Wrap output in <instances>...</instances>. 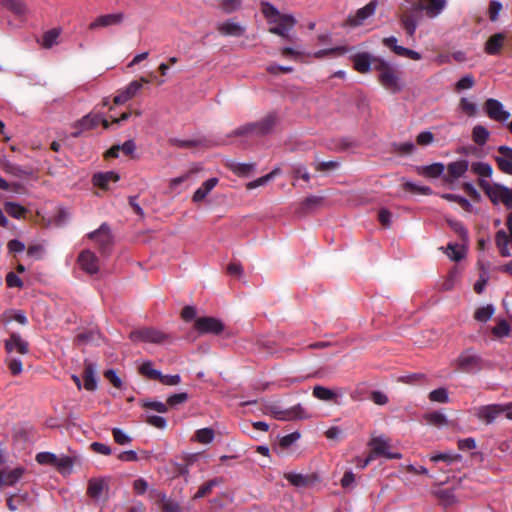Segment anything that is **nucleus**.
<instances>
[{"label":"nucleus","instance_id":"obj_1","mask_svg":"<svg viewBox=\"0 0 512 512\" xmlns=\"http://www.w3.org/2000/svg\"><path fill=\"white\" fill-rule=\"evenodd\" d=\"M374 70L378 72V81L387 91L398 93L403 89L400 72L383 59H375Z\"/></svg>","mask_w":512,"mask_h":512},{"label":"nucleus","instance_id":"obj_2","mask_svg":"<svg viewBox=\"0 0 512 512\" xmlns=\"http://www.w3.org/2000/svg\"><path fill=\"white\" fill-rule=\"evenodd\" d=\"M478 185L494 204L502 203L512 209V188L486 179H480Z\"/></svg>","mask_w":512,"mask_h":512},{"label":"nucleus","instance_id":"obj_3","mask_svg":"<svg viewBox=\"0 0 512 512\" xmlns=\"http://www.w3.org/2000/svg\"><path fill=\"white\" fill-rule=\"evenodd\" d=\"M370 447V459L384 457L386 459H400L401 453L391 451V441L385 436H373L368 442Z\"/></svg>","mask_w":512,"mask_h":512},{"label":"nucleus","instance_id":"obj_4","mask_svg":"<svg viewBox=\"0 0 512 512\" xmlns=\"http://www.w3.org/2000/svg\"><path fill=\"white\" fill-rule=\"evenodd\" d=\"M277 123V118L275 115H268L262 120L255 123L245 124L236 130H234L233 135L235 136H244L248 134L255 135H264L272 131Z\"/></svg>","mask_w":512,"mask_h":512},{"label":"nucleus","instance_id":"obj_5","mask_svg":"<svg viewBox=\"0 0 512 512\" xmlns=\"http://www.w3.org/2000/svg\"><path fill=\"white\" fill-rule=\"evenodd\" d=\"M129 337L135 342L140 341L153 344H163L172 339L169 334L151 327L134 330L130 333Z\"/></svg>","mask_w":512,"mask_h":512},{"label":"nucleus","instance_id":"obj_6","mask_svg":"<svg viewBox=\"0 0 512 512\" xmlns=\"http://www.w3.org/2000/svg\"><path fill=\"white\" fill-rule=\"evenodd\" d=\"M482 360L472 349L463 351L453 362L456 371L471 373L481 368Z\"/></svg>","mask_w":512,"mask_h":512},{"label":"nucleus","instance_id":"obj_7","mask_svg":"<svg viewBox=\"0 0 512 512\" xmlns=\"http://www.w3.org/2000/svg\"><path fill=\"white\" fill-rule=\"evenodd\" d=\"M266 412L271 414L275 419L283 421L302 420L310 417L300 404L286 410L280 409L277 404H271L266 407Z\"/></svg>","mask_w":512,"mask_h":512},{"label":"nucleus","instance_id":"obj_8","mask_svg":"<svg viewBox=\"0 0 512 512\" xmlns=\"http://www.w3.org/2000/svg\"><path fill=\"white\" fill-rule=\"evenodd\" d=\"M312 395L318 400L340 405L344 392L341 388L331 389L325 386L316 385L313 387Z\"/></svg>","mask_w":512,"mask_h":512},{"label":"nucleus","instance_id":"obj_9","mask_svg":"<svg viewBox=\"0 0 512 512\" xmlns=\"http://www.w3.org/2000/svg\"><path fill=\"white\" fill-rule=\"evenodd\" d=\"M284 478L297 488H310L316 485L320 478L316 473L301 474L295 472L284 473Z\"/></svg>","mask_w":512,"mask_h":512},{"label":"nucleus","instance_id":"obj_10","mask_svg":"<svg viewBox=\"0 0 512 512\" xmlns=\"http://www.w3.org/2000/svg\"><path fill=\"white\" fill-rule=\"evenodd\" d=\"M194 326L196 330L201 334L211 333L218 335L224 330L223 323L214 317L197 318Z\"/></svg>","mask_w":512,"mask_h":512},{"label":"nucleus","instance_id":"obj_11","mask_svg":"<svg viewBox=\"0 0 512 512\" xmlns=\"http://www.w3.org/2000/svg\"><path fill=\"white\" fill-rule=\"evenodd\" d=\"M88 238L95 241L101 253H107L112 244V236L109 227L102 224L99 229L88 234Z\"/></svg>","mask_w":512,"mask_h":512},{"label":"nucleus","instance_id":"obj_12","mask_svg":"<svg viewBox=\"0 0 512 512\" xmlns=\"http://www.w3.org/2000/svg\"><path fill=\"white\" fill-rule=\"evenodd\" d=\"M497 152L498 154L493 158L498 169L501 172L512 176V148L502 145L497 148Z\"/></svg>","mask_w":512,"mask_h":512},{"label":"nucleus","instance_id":"obj_13","mask_svg":"<svg viewBox=\"0 0 512 512\" xmlns=\"http://www.w3.org/2000/svg\"><path fill=\"white\" fill-rule=\"evenodd\" d=\"M484 109L488 117L495 121L504 122L510 117V113L504 109L503 104L493 98L486 100Z\"/></svg>","mask_w":512,"mask_h":512},{"label":"nucleus","instance_id":"obj_14","mask_svg":"<svg viewBox=\"0 0 512 512\" xmlns=\"http://www.w3.org/2000/svg\"><path fill=\"white\" fill-rule=\"evenodd\" d=\"M148 82L149 80L144 77H141L138 81L135 80L130 82L127 87L119 91L118 94L114 97V103L116 105H120L132 99L140 91L142 84Z\"/></svg>","mask_w":512,"mask_h":512},{"label":"nucleus","instance_id":"obj_15","mask_svg":"<svg viewBox=\"0 0 512 512\" xmlns=\"http://www.w3.org/2000/svg\"><path fill=\"white\" fill-rule=\"evenodd\" d=\"M295 23L296 20L292 15L284 14L278 19L276 23H271V25L274 26L269 28V32L282 38L288 39L289 31L294 27Z\"/></svg>","mask_w":512,"mask_h":512},{"label":"nucleus","instance_id":"obj_16","mask_svg":"<svg viewBox=\"0 0 512 512\" xmlns=\"http://www.w3.org/2000/svg\"><path fill=\"white\" fill-rule=\"evenodd\" d=\"M77 261L85 273L96 274L99 272V260L92 251L83 250L80 252Z\"/></svg>","mask_w":512,"mask_h":512},{"label":"nucleus","instance_id":"obj_17","mask_svg":"<svg viewBox=\"0 0 512 512\" xmlns=\"http://www.w3.org/2000/svg\"><path fill=\"white\" fill-rule=\"evenodd\" d=\"M446 5V0H421L416 10H423L429 18H435L445 9Z\"/></svg>","mask_w":512,"mask_h":512},{"label":"nucleus","instance_id":"obj_18","mask_svg":"<svg viewBox=\"0 0 512 512\" xmlns=\"http://www.w3.org/2000/svg\"><path fill=\"white\" fill-rule=\"evenodd\" d=\"M375 10L376 3L372 1L366 6L358 9L355 15L348 17L346 23L351 27L361 26L367 18L375 13Z\"/></svg>","mask_w":512,"mask_h":512},{"label":"nucleus","instance_id":"obj_19","mask_svg":"<svg viewBox=\"0 0 512 512\" xmlns=\"http://www.w3.org/2000/svg\"><path fill=\"white\" fill-rule=\"evenodd\" d=\"M5 350L7 353L16 351L19 354L25 355L29 352V345L18 333L13 332L10 334V337L5 340Z\"/></svg>","mask_w":512,"mask_h":512},{"label":"nucleus","instance_id":"obj_20","mask_svg":"<svg viewBox=\"0 0 512 512\" xmlns=\"http://www.w3.org/2000/svg\"><path fill=\"white\" fill-rule=\"evenodd\" d=\"M501 413H503V405L492 404L481 406L477 409L476 416L486 424L492 423Z\"/></svg>","mask_w":512,"mask_h":512},{"label":"nucleus","instance_id":"obj_21","mask_svg":"<svg viewBox=\"0 0 512 512\" xmlns=\"http://www.w3.org/2000/svg\"><path fill=\"white\" fill-rule=\"evenodd\" d=\"M124 19L123 13L106 14L97 17L93 22L90 23L89 29L96 30L98 28H104L112 25H118L122 23Z\"/></svg>","mask_w":512,"mask_h":512},{"label":"nucleus","instance_id":"obj_22","mask_svg":"<svg viewBox=\"0 0 512 512\" xmlns=\"http://www.w3.org/2000/svg\"><path fill=\"white\" fill-rule=\"evenodd\" d=\"M469 163L466 160H459L455 162H451L447 166V175L445 176V181L452 183L456 179L462 177L468 170Z\"/></svg>","mask_w":512,"mask_h":512},{"label":"nucleus","instance_id":"obj_23","mask_svg":"<svg viewBox=\"0 0 512 512\" xmlns=\"http://www.w3.org/2000/svg\"><path fill=\"white\" fill-rule=\"evenodd\" d=\"M100 123V116L98 114H88L74 125L75 131L72 132L73 137H79L83 131L91 130L98 126Z\"/></svg>","mask_w":512,"mask_h":512},{"label":"nucleus","instance_id":"obj_24","mask_svg":"<svg viewBox=\"0 0 512 512\" xmlns=\"http://www.w3.org/2000/svg\"><path fill=\"white\" fill-rule=\"evenodd\" d=\"M375 59L369 53H358L352 57L354 69L359 73H367L370 71L371 66L374 67L373 61Z\"/></svg>","mask_w":512,"mask_h":512},{"label":"nucleus","instance_id":"obj_25","mask_svg":"<svg viewBox=\"0 0 512 512\" xmlns=\"http://www.w3.org/2000/svg\"><path fill=\"white\" fill-rule=\"evenodd\" d=\"M107 490V484L103 479H91L88 483L87 494L95 501L104 497Z\"/></svg>","mask_w":512,"mask_h":512},{"label":"nucleus","instance_id":"obj_26","mask_svg":"<svg viewBox=\"0 0 512 512\" xmlns=\"http://www.w3.org/2000/svg\"><path fill=\"white\" fill-rule=\"evenodd\" d=\"M84 388L94 391L97 388L96 366L92 362L85 361L83 370Z\"/></svg>","mask_w":512,"mask_h":512},{"label":"nucleus","instance_id":"obj_27","mask_svg":"<svg viewBox=\"0 0 512 512\" xmlns=\"http://www.w3.org/2000/svg\"><path fill=\"white\" fill-rule=\"evenodd\" d=\"M217 30L224 36L240 37L244 35L246 29L244 26L233 21H226L218 25Z\"/></svg>","mask_w":512,"mask_h":512},{"label":"nucleus","instance_id":"obj_28","mask_svg":"<svg viewBox=\"0 0 512 512\" xmlns=\"http://www.w3.org/2000/svg\"><path fill=\"white\" fill-rule=\"evenodd\" d=\"M219 180L216 177L206 180L193 194L192 200L195 203L203 201L207 195L216 187Z\"/></svg>","mask_w":512,"mask_h":512},{"label":"nucleus","instance_id":"obj_29","mask_svg":"<svg viewBox=\"0 0 512 512\" xmlns=\"http://www.w3.org/2000/svg\"><path fill=\"white\" fill-rule=\"evenodd\" d=\"M119 175L113 171H107L103 173H96L92 178V182L95 186L101 189H108L110 182H117Z\"/></svg>","mask_w":512,"mask_h":512},{"label":"nucleus","instance_id":"obj_30","mask_svg":"<svg viewBox=\"0 0 512 512\" xmlns=\"http://www.w3.org/2000/svg\"><path fill=\"white\" fill-rule=\"evenodd\" d=\"M505 40L503 33H496L492 35L485 43V52L489 55H497L500 53Z\"/></svg>","mask_w":512,"mask_h":512},{"label":"nucleus","instance_id":"obj_31","mask_svg":"<svg viewBox=\"0 0 512 512\" xmlns=\"http://www.w3.org/2000/svg\"><path fill=\"white\" fill-rule=\"evenodd\" d=\"M401 25L409 37H413L418 25V16L413 12H405L400 18Z\"/></svg>","mask_w":512,"mask_h":512},{"label":"nucleus","instance_id":"obj_32","mask_svg":"<svg viewBox=\"0 0 512 512\" xmlns=\"http://www.w3.org/2000/svg\"><path fill=\"white\" fill-rule=\"evenodd\" d=\"M61 32L62 30L60 28L48 30L43 34L42 39L38 40V43H40L43 48L50 49L59 43L58 38Z\"/></svg>","mask_w":512,"mask_h":512},{"label":"nucleus","instance_id":"obj_33","mask_svg":"<svg viewBox=\"0 0 512 512\" xmlns=\"http://www.w3.org/2000/svg\"><path fill=\"white\" fill-rule=\"evenodd\" d=\"M222 483H223V480L220 477H216V478H213V479L207 481L206 483L202 484L199 487L198 491L193 496V499H200V498L206 497L207 495H209L212 492L213 488L221 485Z\"/></svg>","mask_w":512,"mask_h":512},{"label":"nucleus","instance_id":"obj_34","mask_svg":"<svg viewBox=\"0 0 512 512\" xmlns=\"http://www.w3.org/2000/svg\"><path fill=\"white\" fill-rule=\"evenodd\" d=\"M445 170V166L442 163H433L431 165L422 166L418 169V173L428 178H437Z\"/></svg>","mask_w":512,"mask_h":512},{"label":"nucleus","instance_id":"obj_35","mask_svg":"<svg viewBox=\"0 0 512 512\" xmlns=\"http://www.w3.org/2000/svg\"><path fill=\"white\" fill-rule=\"evenodd\" d=\"M1 319L4 323H8L12 320L18 322L21 325H26L28 323L25 313L21 310H6L2 314Z\"/></svg>","mask_w":512,"mask_h":512},{"label":"nucleus","instance_id":"obj_36","mask_svg":"<svg viewBox=\"0 0 512 512\" xmlns=\"http://www.w3.org/2000/svg\"><path fill=\"white\" fill-rule=\"evenodd\" d=\"M471 169L473 173L480 177L478 181L480 179L490 178L493 174L492 166L486 162H474L471 165Z\"/></svg>","mask_w":512,"mask_h":512},{"label":"nucleus","instance_id":"obj_37","mask_svg":"<svg viewBox=\"0 0 512 512\" xmlns=\"http://www.w3.org/2000/svg\"><path fill=\"white\" fill-rule=\"evenodd\" d=\"M262 13L264 17L267 19L269 24L276 23L280 17L284 14H281L276 7L268 2L262 3Z\"/></svg>","mask_w":512,"mask_h":512},{"label":"nucleus","instance_id":"obj_38","mask_svg":"<svg viewBox=\"0 0 512 512\" xmlns=\"http://www.w3.org/2000/svg\"><path fill=\"white\" fill-rule=\"evenodd\" d=\"M228 167L232 172H234L238 176H248L254 169V164L238 163L232 161L228 163Z\"/></svg>","mask_w":512,"mask_h":512},{"label":"nucleus","instance_id":"obj_39","mask_svg":"<svg viewBox=\"0 0 512 512\" xmlns=\"http://www.w3.org/2000/svg\"><path fill=\"white\" fill-rule=\"evenodd\" d=\"M466 253L465 246L463 244H448L446 254L453 261H460L464 258Z\"/></svg>","mask_w":512,"mask_h":512},{"label":"nucleus","instance_id":"obj_40","mask_svg":"<svg viewBox=\"0 0 512 512\" xmlns=\"http://www.w3.org/2000/svg\"><path fill=\"white\" fill-rule=\"evenodd\" d=\"M5 211L13 218L21 219L27 213L26 208L15 202H6L4 204Z\"/></svg>","mask_w":512,"mask_h":512},{"label":"nucleus","instance_id":"obj_41","mask_svg":"<svg viewBox=\"0 0 512 512\" xmlns=\"http://www.w3.org/2000/svg\"><path fill=\"white\" fill-rule=\"evenodd\" d=\"M489 131L482 125H476L472 131V139L478 145H484L489 138Z\"/></svg>","mask_w":512,"mask_h":512},{"label":"nucleus","instance_id":"obj_42","mask_svg":"<svg viewBox=\"0 0 512 512\" xmlns=\"http://www.w3.org/2000/svg\"><path fill=\"white\" fill-rule=\"evenodd\" d=\"M54 466L61 472L62 474H70L73 467V459L68 456H57V461H55Z\"/></svg>","mask_w":512,"mask_h":512},{"label":"nucleus","instance_id":"obj_43","mask_svg":"<svg viewBox=\"0 0 512 512\" xmlns=\"http://www.w3.org/2000/svg\"><path fill=\"white\" fill-rule=\"evenodd\" d=\"M494 307L488 304L484 307L478 308L474 313V318L480 322H487L494 314Z\"/></svg>","mask_w":512,"mask_h":512},{"label":"nucleus","instance_id":"obj_44","mask_svg":"<svg viewBox=\"0 0 512 512\" xmlns=\"http://www.w3.org/2000/svg\"><path fill=\"white\" fill-rule=\"evenodd\" d=\"M1 4L18 15L26 12V5L20 0H2Z\"/></svg>","mask_w":512,"mask_h":512},{"label":"nucleus","instance_id":"obj_45","mask_svg":"<svg viewBox=\"0 0 512 512\" xmlns=\"http://www.w3.org/2000/svg\"><path fill=\"white\" fill-rule=\"evenodd\" d=\"M510 325L506 320L498 321L497 325L492 328V333L497 338H503L510 335Z\"/></svg>","mask_w":512,"mask_h":512},{"label":"nucleus","instance_id":"obj_46","mask_svg":"<svg viewBox=\"0 0 512 512\" xmlns=\"http://www.w3.org/2000/svg\"><path fill=\"white\" fill-rule=\"evenodd\" d=\"M347 51L348 49L346 47L339 46L330 49L319 50L314 53V57L320 59L325 56H339L345 54Z\"/></svg>","mask_w":512,"mask_h":512},{"label":"nucleus","instance_id":"obj_47","mask_svg":"<svg viewBox=\"0 0 512 512\" xmlns=\"http://www.w3.org/2000/svg\"><path fill=\"white\" fill-rule=\"evenodd\" d=\"M214 439V431L211 428L199 429L195 433V440L202 444H208Z\"/></svg>","mask_w":512,"mask_h":512},{"label":"nucleus","instance_id":"obj_48","mask_svg":"<svg viewBox=\"0 0 512 512\" xmlns=\"http://www.w3.org/2000/svg\"><path fill=\"white\" fill-rule=\"evenodd\" d=\"M139 372L149 378V379H153V380H157L158 377H160V371L159 370H156L152 367V362L150 361H147V362H144L140 367H139Z\"/></svg>","mask_w":512,"mask_h":512},{"label":"nucleus","instance_id":"obj_49","mask_svg":"<svg viewBox=\"0 0 512 512\" xmlns=\"http://www.w3.org/2000/svg\"><path fill=\"white\" fill-rule=\"evenodd\" d=\"M429 399L432 402L448 403L449 402L448 391L445 388L435 389L429 393Z\"/></svg>","mask_w":512,"mask_h":512},{"label":"nucleus","instance_id":"obj_50","mask_svg":"<svg viewBox=\"0 0 512 512\" xmlns=\"http://www.w3.org/2000/svg\"><path fill=\"white\" fill-rule=\"evenodd\" d=\"M425 420L427 421V423L437 426V427H441V426H444L447 424L446 417L439 412H432V413L426 414Z\"/></svg>","mask_w":512,"mask_h":512},{"label":"nucleus","instance_id":"obj_51","mask_svg":"<svg viewBox=\"0 0 512 512\" xmlns=\"http://www.w3.org/2000/svg\"><path fill=\"white\" fill-rule=\"evenodd\" d=\"M403 188L406 191H409V192H412V193H420V194H424V195H429V194L432 193V191H431V189L429 187L418 186L415 183L410 182V181H406L403 184Z\"/></svg>","mask_w":512,"mask_h":512},{"label":"nucleus","instance_id":"obj_52","mask_svg":"<svg viewBox=\"0 0 512 512\" xmlns=\"http://www.w3.org/2000/svg\"><path fill=\"white\" fill-rule=\"evenodd\" d=\"M442 198L446 199L447 201H453V202L458 203L466 211H469L472 207L471 203L467 199H465L459 195L447 193V194H443Z\"/></svg>","mask_w":512,"mask_h":512},{"label":"nucleus","instance_id":"obj_53","mask_svg":"<svg viewBox=\"0 0 512 512\" xmlns=\"http://www.w3.org/2000/svg\"><path fill=\"white\" fill-rule=\"evenodd\" d=\"M169 144L173 147L177 148H192L196 147L200 144L198 140H181L178 138L169 139Z\"/></svg>","mask_w":512,"mask_h":512},{"label":"nucleus","instance_id":"obj_54","mask_svg":"<svg viewBox=\"0 0 512 512\" xmlns=\"http://www.w3.org/2000/svg\"><path fill=\"white\" fill-rule=\"evenodd\" d=\"M502 8H503V6H502L501 2H499L497 0H492L490 2L489 8H488V15H489V19L492 22H495L498 20V16H499V13L502 10Z\"/></svg>","mask_w":512,"mask_h":512},{"label":"nucleus","instance_id":"obj_55","mask_svg":"<svg viewBox=\"0 0 512 512\" xmlns=\"http://www.w3.org/2000/svg\"><path fill=\"white\" fill-rule=\"evenodd\" d=\"M36 460L39 464L54 466L55 461H57V455L50 452H41L37 454Z\"/></svg>","mask_w":512,"mask_h":512},{"label":"nucleus","instance_id":"obj_56","mask_svg":"<svg viewBox=\"0 0 512 512\" xmlns=\"http://www.w3.org/2000/svg\"><path fill=\"white\" fill-rule=\"evenodd\" d=\"M415 146L412 142L393 144V151L401 155H409L413 153Z\"/></svg>","mask_w":512,"mask_h":512},{"label":"nucleus","instance_id":"obj_57","mask_svg":"<svg viewBox=\"0 0 512 512\" xmlns=\"http://www.w3.org/2000/svg\"><path fill=\"white\" fill-rule=\"evenodd\" d=\"M5 362L12 375L16 376L22 373L23 368L21 360L9 357L5 360Z\"/></svg>","mask_w":512,"mask_h":512},{"label":"nucleus","instance_id":"obj_58","mask_svg":"<svg viewBox=\"0 0 512 512\" xmlns=\"http://www.w3.org/2000/svg\"><path fill=\"white\" fill-rule=\"evenodd\" d=\"M459 106L461 110L466 113L468 116H474L477 112V106L475 103L469 101L467 98H462L460 100Z\"/></svg>","mask_w":512,"mask_h":512},{"label":"nucleus","instance_id":"obj_59","mask_svg":"<svg viewBox=\"0 0 512 512\" xmlns=\"http://www.w3.org/2000/svg\"><path fill=\"white\" fill-rule=\"evenodd\" d=\"M475 84L474 77L471 74L465 75L456 83V90L471 89Z\"/></svg>","mask_w":512,"mask_h":512},{"label":"nucleus","instance_id":"obj_60","mask_svg":"<svg viewBox=\"0 0 512 512\" xmlns=\"http://www.w3.org/2000/svg\"><path fill=\"white\" fill-rule=\"evenodd\" d=\"M104 377L115 387L120 389L122 387V381L120 377L117 375L116 371L113 369H109L105 371Z\"/></svg>","mask_w":512,"mask_h":512},{"label":"nucleus","instance_id":"obj_61","mask_svg":"<svg viewBox=\"0 0 512 512\" xmlns=\"http://www.w3.org/2000/svg\"><path fill=\"white\" fill-rule=\"evenodd\" d=\"M293 174L296 178H301L305 182L310 181V174L307 171V168L302 164H297L293 166Z\"/></svg>","mask_w":512,"mask_h":512},{"label":"nucleus","instance_id":"obj_62","mask_svg":"<svg viewBox=\"0 0 512 512\" xmlns=\"http://www.w3.org/2000/svg\"><path fill=\"white\" fill-rule=\"evenodd\" d=\"M112 434L115 442L120 445H125L131 442V438L119 428H114L112 430Z\"/></svg>","mask_w":512,"mask_h":512},{"label":"nucleus","instance_id":"obj_63","mask_svg":"<svg viewBox=\"0 0 512 512\" xmlns=\"http://www.w3.org/2000/svg\"><path fill=\"white\" fill-rule=\"evenodd\" d=\"M450 227L456 232L463 242H467L468 234L464 226L458 221H449Z\"/></svg>","mask_w":512,"mask_h":512},{"label":"nucleus","instance_id":"obj_64","mask_svg":"<svg viewBox=\"0 0 512 512\" xmlns=\"http://www.w3.org/2000/svg\"><path fill=\"white\" fill-rule=\"evenodd\" d=\"M157 380H159L162 384L168 386H175L181 382V378L179 375H163L161 372L160 377H158Z\"/></svg>","mask_w":512,"mask_h":512}]
</instances>
